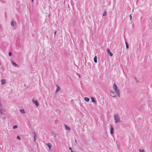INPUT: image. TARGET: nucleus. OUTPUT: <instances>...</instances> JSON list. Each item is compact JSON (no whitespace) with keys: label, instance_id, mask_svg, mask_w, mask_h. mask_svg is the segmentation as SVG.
Masks as SVG:
<instances>
[{"label":"nucleus","instance_id":"a878e982","mask_svg":"<svg viewBox=\"0 0 152 152\" xmlns=\"http://www.w3.org/2000/svg\"><path fill=\"white\" fill-rule=\"evenodd\" d=\"M129 16H130V20H131L132 19V16H131V14L129 15Z\"/></svg>","mask_w":152,"mask_h":152},{"label":"nucleus","instance_id":"c85d7f7f","mask_svg":"<svg viewBox=\"0 0 152 152\" xmlns=\"http://www.w3.org/2000/svg\"><path fill=\"white\" fill-rule=\"evenodd\" d=\"M125 43H126V44H128L126 42H125Z\"/></svg>","mask_w":152,"mask_h":152},{"label":"nucleus","instance_id":"9b49d317","mask_svg":"<svg viewBox=\"0 0 152 152\" xmlns=\"http://www.w3.org/2000/svg\"><path fill=\"white\" fill-rule=\"evenodd\" d=\"M116 95V94L114 92H112V93L111 94V96L113 97H115Z\"/></svg>","mask_w":152,"mask_h":152},{"label":"nucleus","instance_id":"9d476101","mask_svg":"<svg viewBox=\"0 0 152 152\" xmlns=\"http://www.w3.org/2000/svg\"><path fill=\"white\" fill-rule=\"evenodd\" d=\"M34 141H35L37 139V134H36V133L35 132H34Z\"/></svg>","mask_w":152,"mask_h":152},{"label":"nucleus","instance_id":"7c9ffc66","mask_svg":"<svg viewBox=\"0 0 152 152\" xmlns=\"http://www.w3.org/2000/svg\"><path fill=\"white\" fill-rule=\"evenodd\" d=\"M75 142H77V140H75Z\"/></svg>","mask_w":152,"mask_h":152},{"label":"nucleus","instance_id":"f03ea898","mask_svg":"<svg viewBox=\"0 0 152 152\" xmlns=\"http://www.w3.org/2000/svg\"><path fill=\"white\" fill-rule=\"evenodd\" d=\"M114 119L115 120V123H117L118 122H121V121L119 118V116L118 114H116L114 116Z\"/></svg>","mask_w":152,"mask_h":152},{"label":"nucleus","instance_id":"6e6552de","mask_svg":"<svg viewBox=\"0 0 152 152\" xmlns=\"http://www.w3.org/2000/svg\"><path fill=\"white\" fill-rule=\"evenodd\" d=\"M11 63L14 66L16 67L17 66V64L15 63V62H13V61H11Z\"/></svg>","mask_w":152,"mask_h":152},{"label":"nucleus","instance_id":"5701e85b","mask_svg":"<svg viewBox=\"0 0 152 152\" xmlns=\"http://www.w3.org/2000/svg\"><path fill=\"white\" fill-rule=\"evenodd\" d=\"M126 48L127 49L128 48H129V46L128 44H126Z\"/></svg>","mask_w":152,"mask_h":152},{"label":"nucleus","instance_id":"aec40b11","mask_svg":"<svg viewBox=\"0 0 152 152\" xmlns=\"http://www.w3.org/2000/svg\"><path fill=\"white\" fill-rule=\"evenodd\" d=\"M18 127V126L17 125H15L13 126V129H15V128H16Z\"/></svg>","mask_w":152,"mask_h":152},{"label":"nucleus","instance_id":"ddd939ff","mask_svg":"<svg viewBox=\"0 0 152 152\" xmlns=\"http://www.w3.org/2000/svg\"><path fill=\"white\" fill-rule=\"evenodd\" d=\"M94 62L95 63H96L97 62V56H95L94 57Z\"/></svg>","mask_w":152,"mask_h":152},{"label":"nucleus","instance_id":"c756f323","mask_svg":"<svg viewBox=\"0 0 152 152\" xmlns=\"http://www.w3.org/2000/svg\"><path fill=\"white\" fill-rule=\"evenodd\" d=\"M56 31H55V35L56 33Z\"/></svg>","mask_w":152,"mask_h":152},{"label":"nucleus","instance_id":"f257e3e1","mask_svg":"<svg viewBox=\"0 0 152 152\" xmlns=\"http://www.w3.org/2000/svg\"><path fill=\"white\" fill-rule=\"evenodd\" d=\"M113 89L116 92L118 95V96L120 97V91L119 89L118 88L116 85L114 83L113 86Z\"/></svg>","mask_w":152,"mask_h":152},{"label":"nucleus","instance_id":"393cba45","mask_svg":"<svg viewBox=\"0 0 152 152\" xmlns=\"http://www.w3.org/2000/svg\"><path fill=\"white\" fill-rule=\"evenodd\" d=\"M9 55L10 56H11L12 55V54L11 53V52H10L9 53Z\"/></svg>","mask_w":152,"mask_h":152},{"label":"nucleus","instance_id":"2f4dec72","mask_svg":"<svg viewBox=\"0 0 152 152\" xmlns=\"http://www.w3.org/2000/svg\"><path fill=\"white\" fill-rule=\"evenodd\" d=\"M71 152H75V151H73L72 150H71Z\"/></svg>","mask_w":152,"mask_h":152},{"label":"nucleus","instance_id":"4be33fe9","mask_svg":"<svg viewBox=\"0 0 152 152\" xmlns=\"http://www.w3.org/2000/svg\"><path fill=\"white\" fill-rule=\"evenodd\" d=\"M17 138L18 139V140H20V137L19 136H18L17 137Z\"/></svg>","mask_w":152,"mask_h":152},{"label":"nucleus","instance_id":"0eeeda50","mask_svg":"<svg viewBox=\"0 0 152 152\" xmlns=\"http://www.w3.org/2000/svg\"><path fill=\"white\" fill-rule=\"evenodd\" d=\"M46 145L49 147V149L51 150V145L50 143H48L46 144Z\"/></svg>","mask_w":152,"mask_h":152},{"label":"nucleus","instance_id":"423d86ee","mask_svg":"<svg viewBox=\"0 0 152 152\" xmlns=\"http://www.w3.org/2000/svg\"><path fill=\"white\" fill-rule=\"evenodd\" d=\"M107 51L110 56H113V53L110 51V50L108 49H107Z\"/></svg>","mask_w":152,"mask_h":152},{"label":"nucleus","instance_id":"4468645a","mask_svg":"<svg viewBox=\"0 0 152 152\" xmlns=\"http://www.w3.org/2000/svg\"><path fill=\"white\" fill-rule=\"evenodd\" d=\"M84 99L87 102H88L90 100L88 98L86 97L84 98Z\"/></svg>","mask_w":152,"mask_h":152},{"label":"nucleus","instance_id":"20e7f679","mask_svg":"<svg viewBox=\"0 0 152 152\" xmlns=\"http://www.w3.org/2000/svg\"><path fill=\"white\" fill-rule=\"evenodd\" d=\"M91 99L92 102L94 103H95V104H96L97 103L96 101L95 100V98L93 97H91Z\"/></svg>","mask_w":152,"mask_h":152},{"label":"nucleus","instance_id":"2eb2a0df","mask_svg":"<svg viewBox=\"0 0 152 152\" xmlns=\"http://www.w3.org/2000/svg\"><path fill=\"white\" fill-rule=\"evenodd\" d=\"M57 88L56 91V93L58 91L60 90V87L58 86L57 85Z\"/></svg>","mask_w":152,"mask_h":152},{"label":"nucleus","instance_id":"6ab92c4d","mask_svg":"<svg viewBox=\"0 0 152 152\" xmlns=\"http://www.w3.org/2000/svg\"><path fill=\"white\" fill-rule=\"evenodd\" d=\"M106 14H107V12L106 11H105L103 14V16H105L106 15Z\"/></svg>","mask_w":152,"mask_h":152},{"label":"nucleus","instance_id":"b1692460","mask_svg":"<svg viewBox=\"0 0 152 152\" xmlns=\"http://www.w3.org/2000/svg\"><path fill=\"white\" fill-rule=\"evenodd\" d=\"M135 80L136 81V82L137 83H138V80L136 77H135Z\"/></svg>","mask_w":152,"mask_h":152},{"label":"nucleus","instance_id":"dca6fc26","mask_svg":"<svg viewBox=\"0 0 152 152\" xmlns=\"http://www.w3.org/2000/svg\"><path fill=\"white\" fill-rule=\"evenodd\" d=\"M15 22L14 21H12L11 22V25L12 26H14L15 24Z\"/></svg>","mask_w":152,"mask_h":152},{"label":"nucleus","instance_id":"7ed1b4c3","mask_svg":"<svg viewBox=\"0 0 152 152\" xmlns=\"http://www.w3.org/2000/svg\"><path fill=\"white\" fill-rule=\"evenodd\" d=\"M110 133L111 134L114 133V128L112 125L110 126Z\"/></svg>","mask_w":152,"mask_h":152},{"label":"nucleus","instance_id":"cd10ccee","mask_svg":"<svg viewBox=\"0 0 152 152\" xmlns=\"http://www.w3.org/2000/svg\"><path fill=\"white\" fill-rule=\"evenodd\" d=\"M69 149L70 150H71H71H72V149L71 148V147H69Z\"/></svg>","mask_w":152,"mask_h":152},{"label":"nucleus","instance_id":"f8f14e48","mask_svg":"<svg viewBox=\"0 0 152 152\" xmlns=\"http://www.w3.org/2000/svg\"><path fill=\"white\" fill-rule=\"evenodd\" d=\"M1 84L3 85L5 83V81L4 80H1Z\"/></svg>","mask_w":152,"mask_h":152},{"label":"nucleus","instance_id":"473e14b6","mask_svg":"<svg viewBox=\"0 0 152 152\" xmlns=\"http://www.w3.org/2000/svg\"><path fill=\"white\" fill-rule=\"evenodd\" d=\"M56 137V135H55V136H54V137Z\"/></svg>","mask_w":152,"mask_h":152},{"label":"nucleus","instance_id":"39448f33","mask_svg":"<svg viewBox=\"0 0 152 152\" xmlns=\"http://www.w3.org/2000/svg\"><path fill=\"white\" fill-rule=\"evenodd\" d=\"M32 101L33 102V103L35 104L37 106H39V103L38 102L37 100H32Z\"/></svg>","mask_w":152,"mask_h":152},{"label":"nucleus","instance_id":"72a5a7b5","mask_svg":"<svg viewBox=\"0 0 152 152\" xmlns=\"http://www.w3.org/2000/svg\"><path fill=\"white\" fill-rule=\"evenodd\" d=\"M34 0H31V2H32Z\"/></svg>","mask_w":152,"mask_h":152},{"label":"nucleus","instance_id":"412c9836","mask_svg":"<svg viewBox=\"0 0 152 152\" xmlns=\"http://www.w3.org/2000/svg\"><path fill=\"white\" fill-rule=\"evenodd\" d=\"M0 114L1 115H2V112L1 109L0 108Z\"/></svg>","mask_w":152,"mask_h":152},{"label":"nucleus","instance_id":"f704fd0d","mask_svg":"<svg viewBox=\"0 0 152 152\" xmlns=\"http://www.w3.org/2000/svg\"><path fill=\"white\" fill-rule=\"evenodd\" d=\"M2 118H5V117H2Z\"/></svg>","mask_w":152,"mask_h":152},{"label":"nucleus","instance_id":"a211bd4d","mask_svg":"<svg viewBox=\"0 0 152 152\" xmlns=\"http://www.w3.org/2000/svg\"><path fill=\"white\" fill-rule=\"evenodd\" d=\"M140 152H145L144 150L142 149H139Z\"/></svg>","mask_w":152,"mask_h":152},{"label":"nucleus","instance_id":"1a4fd4ad","mask_svg":"<svg viewBox=\"0 0 152 152\" xmlns=\"http://www.w3.org/2000/svg\"><path fill=\"white\" fill-rule=\"evenodd\" d=\"M65 129L66 130H70V128L67 126L65 124Z\"/></svg>","mask_w":152,"mask_h":152},{"label":"nucleus","instance_id":"bb28decb","mask_svg":"<svg viewBox=\"0 0 152 152\" xmlns=\"http://www.w3.org/2000/svg\"><path fill=\"white\" fill-rule=\"evenodd\" d=\"M114 91H112V90H110V93L112 94V92H113Z\"/></svg>","mask_w":152,"mask_h":152},{"label":"nucleus","instance_id":"f3484780","mask_svg":"<svg viewBox=\"0 0 152 152\" xmlns=\"http://www.w3.org/2000/svg\"><path fill=\"white\" fill-rule=\"evenodd\" d=\"M20 112L21 113H25L24 110L23 109L20 110Z\"/></svg>","mask_w":152,"mask_h":152}]
</instances>
